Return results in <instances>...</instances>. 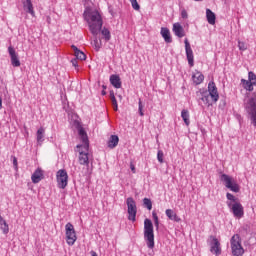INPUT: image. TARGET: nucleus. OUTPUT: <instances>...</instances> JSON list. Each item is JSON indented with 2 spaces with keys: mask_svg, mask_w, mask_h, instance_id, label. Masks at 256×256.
Returning <instances> with one entry per match:
<instances>
[{
  "mask_svg": "<svg viewBox=\"0 0 256 256\" xmlns=\"http://www.w3.org/2000/svg\"><path fill=\"white\" fill-rule=\"evenodd\" d=\"M84 19L88 23L90 32L94 37H97L103 28V16L97 10H86L84 12Z\"/></svg>",
  "mask_w": 256,
  "mask_h": 256,
  "instance_id": "f257e3e1",
  "label": "nucleus"
},
{
  "mask_svg": "<svg viewBox=\"0 0 256 256\" xmlns=\"http://www.w3.org/2000/svg\"><path fill=\"white\" fill-rule=\"evenodd\" d=\"M78 135L80 137V141H82V145H77L79 163L80 165H86V167H89V136H87L85 128L81 126L78 128Z\"/></svg>",
  "mask_w": 256,
  "mask_h": 256,
  "instance_id": "f03ea898",
  "label": "nucleus"
},
{
  "mask_svg": "<svg viewBox=\"0 0 256 256\" xmlns=\"http://www.w3.org/2000/svg\"><path fill=\"white\" fill-rule=\"evenodd\" d=\"M201 101H203V103L207 105V107H211L213 103H217V101H219V91L217 90L215 82H209L208 92H202Z\"/></svg>",
  "mask_w": 256,
  "mask_h": 256,
  "instance_id": "7ed1b4c3",
  "label": "nucleus"
},
{
  "mask_svg": "<svg viewBox=\"0 0 256 256\" xmlns=\"http://www.w3.org/2000/svg\"><path fill=\"white\" fill-rule=\"evenodd\" d=\"M144 239L148 249H154L155 247V232L153 230V222L149 219L144 220Z\"/></svg>",
  "mask_w": 256,
  "mask_h": 256,
  "instance_id": "20e7f679",
  "label": "nucleus"
},
{
  "mask_svg": "<svg viewBox=\"0 0 256 256\" xmlns=\"http://www.w3.org/2000/svg\"><path fill=\"white\" fill-rule=\"evenodd\" d=\"M230 245H231L233 256H243V253H245V250L241 245V237L239 236V234H235L232 236L230 240Z\"/></svg>",
  "mask_w": 256,
  "mask_h": 256,
  "instance_id": "39448f33",
  "label": "nucleus"
},
{
  "mask_svg": "<svg viewBox=\"0 0 256 256\" xmlns=\"http://www.w3.org/2000/svg\"><path fill=\"white\" fill-rule=\"evenodd\" d=\"M245 109L248 115H250L252 125L256 127V94L248 100Z\"/></svg>",
  "mask_w": 256,
  "mask_h": 256,
  "instance_id": "423d86ee",
  "label": "nucleus"
},
{
  "mask_svg": "<svg viewBox=\"0 0 256 256\" xmlns=\"http://www.w3.org/2000/svg\"><path fill=\"white\" fill-rule=\"evenodd\" d=\"M220 179L227 189H230V191H233L234 193H239V184H237L233 177L227 174H222Z\"/></svg>",
  "mask_w": 256,
  "mask_h": 256,
  "instance_id": "0eeeda50",
  "label": "nucleus"
},
{
  "mask_svg": "<svg viewBox=\"0 0 256 256\" xmlns=\"http://www.w3.org/2000/svg\"><path fill=\"white\" fill-rule=\"evenodd\" d=\"M56 181L59 189H65L67 185H69V174H67V170H58L56 173Z\"/></svg>",
  "mask_w": 256,
  "mask_h": 256,
  "instance_id": "6e6552de",
  "label": "nucleus"
},
{
  "mask_svg": "<svg viewBox=\"0 0 256 256\" xmlns=\"http://www.w3.org/2000/svg\"><path fill=\"white\" fill-rule=\"evenodd\" d=\"M126 205L128 208V219L129 221L135 223V221L137 220V203L132 197H129L126 200Z\"/></svg>",
  "mask_w": 256,
  "mask_h": 256,
  "instance_id": "1a4fd4ad",
  "label": "nucleus"
},
{
  "mask_svg": "<svg viewBox=\"0 0 256 256\" xmlns=\"http://www.w3.org/2000/svg\"><path fill=\"white\" fill-rule=\"evenodd\" d=\"M66 229V241L68 245L73 246L75 245V241H77V233L75 232V227L71 223H67L65 225Z\"/></svg>",
  "mask_w": 256,
  "mask_h": 256,
  "instance_id": "9d476101",
  "label": "nucleus"
},
{
  "mask_svg": "<svg viewBox=\"0 0 256 256\" xmlns=\"http://www.w3.org/2000/svg\"><path fill=\"white\" fill-rule=\"evenodd\" d=\"M227 205L229 207V209H231L234 217H236V219H241V217H243V215H245L244 209H243V205H241V202H227Z\"/></svg>",
  "mask_w": 256,
  "mask_h": 256,
  "instance_id": "9b49d317",
  "label": "nucleus"
},
{
  "mask_svg": "<svg viewBox=\"0 0 256 256\" xmlns=\"http://www.w3.org/2000/svg\"><path fill=\"white\" fill-rule=\"evenodd\" d=\"M184 43H185V51H186L188 65H190V67H193V65H195V57L193 56V49H191V44L189 43V40L187 38L184 40Z\"/></svg>",
  "mask_w": 256,
  "mask_h": 256,
  "instance_id": "f8f14e48",
  "label": "nucleus"
},
{
  "mask_svg": "<svg viewBox=\"0 0 256 256\" xmlns=\"http://www.w3.org/2000/svg\"><path fill=\"white\" fill-rule=\"evenodd\" d=\"M211 244H210V251L213 253V255L219 256L221 255V243L219 242V239H217L215 236H210Z\"/></svg>",
  "mask_w": 256,
  "mask_h": 256,
  "instance_id": "ddd939ff",
  "label": "nucleus"
},
{
  "mask_svg": "<svg viewBox=\"0 0 256 256\" xmlns=\"http://www.w3.org/2000/svg\"><path fill=\"white\" fill-rule=\"evenodd\" d=\"M8 53L10 55L11 65L14 67H21V61L19 60V56L17 55V52L13 46L8 47Z\"/></svg>",
  "mask_w": 256,
  "mask_h": 256,
  "instance_id": "4468645a",
  "label": "nucleus"
},
{
  "mask_svg": "<svg viewBox=\"0 0 256 256\" xmlns=\"http://www.w3.org/2000/svg\"><path fill=\"white\" fill-rule=\"evenodd\" d=\"M44 177L43 169L37 168L31 176V181L34 184L39 183Z\"/></svg>",
  "mask_w": 256,
  "mask_h": 256,
  "instance_id": "2eb2a0df",
  "label": "nucleus"
},
{
  "mask_svg": "<svg viewBox=\"0 0 256 256\" xmlns=\"http://www.w3.org/2000/svg\"><path fill=\"white\" fill-rule=\"evenodd\" d=\"M192 81H193L194 85H201L203 83V81H205V76L203 75V73L196 71L192 75Z\"/></svg>",
  "mask_w": 256,
  "mask_h": 256,
  "instance_id": "dca6fc26",
  "label": "nucleus"
},
{
  "mask_svg": "<svg viewBox=\"0 0 256 256\" xmlns=\"http://www.w3.org/2000/svg\"><path fill=\"white\" fill-rule=\"evenodd\" d=\"M173 32L176 37H185V30L183 29V26H181L180 23L173 24Z\"/></svg>",
  "mask_w": 256,
  "mask_h": 256,
  "instance_id": "f3484780",
  "label": "nucleus"
},
{
  "mask_svg": "<svg viewBox=\"0 0 256 256\" xmlns=\"http://www.w3.org/2000/svg\"><path fill=\"white\" fill-rule=\"evenodd\" d=\"M165 213L168 219H170V221H175L176 223L181 222V218L172 209H167Z\"/></svg>",
  "mask_w": 256,
  "mask_h": 256,
  "instance_id": "a211bd4d",
  "label": "nucleus"
},
{
  "mask_svg": "<svg viewBox=\"0 0 256 256\" xmlns=\"http://www.w3.org/2000/svg\"><path fill=\"white\" fill-rule=\"evenodd\" d=\"M110 83L111 85H113V87H115V89H121V78L119 77V75H111Z\"/></svg>",
  "mask_w": 256,
  "mask_h": 256,
  "instance_id": "6ab92c4d",
  "label": "nucleus"
},
{
  "mask_svg": "<svg viewBox=\"0 0 256 256\" xmlns=\"http://www.w3.org/2000/svg\"><path fill=\"white\" fill-rule=\"evenodd\" d=\"M160 33L166 43H172L173 39L171 38V32L168 28L162 27Z\"/></svg>",
  "mask_w": 256,
  "mask_h": 256,
  "instance_id": "aec40b11",
  "label": "nucleus"
},
{
  "mask_svg": "<svg viewBox=\"0 0 256 256\" xmlns=\"http://www.w3.org/2000/svg\"><path fill=\"white\" fill-rule=\"evenodd\" d=\"M206 19L209 23V25H215V21L217 19V16L211 11V9H206Z\"/></svg>",
  "mask_w": 256,
  "mask_h": 256,
  "instance_id": "412c9836",
  "label": "nucleus"
},
{
  "mask_svg": "<svg viewBox=\"0 0 256 256\" xmlns=\"http://www.w3.org/2000/svg\"><path fill=\"white\" fill-rule=\"evenodd\" d=\"M23 7L26 9L27 13L35 17V10L33 9V2H31V0L23 2Z\"/></svg>",
  "mask_w": 256,
  "mask_h": 256,
  "instance_id": "4be33fe9",
  "label": "nucleus"
},
{
  "mask_svg": "<svg viewBox=\"0 0 256 256\" xmlns=\"http://www.w3.org/2000/svg\"><path fill=\"white\" fill-rule=\"evenodd\" d=\"M119 145V136L117 135H111L109 140H108V147L110 149H115Z\"/></svg>",
  "mask_w": 256,
  "mask_h": 256,
  "instance_id": "5701e85b",
  "label": "nucleus"
},
{
  "mask_svg": "<svg viewBox=\"0 0 256 256\" xmlns=\"http://www.w3.org/2000/svg\"><path fill=\"white\" fill-rule=\"evenodd\" d=\"M37 141L38 143H43V138L45 137V128L43 127H40L38 130H37Z\"/></svg>",
  "mask_w": 256,
  "mask_h": 256,
  "instance_id": "b1692460",
  "label": "nucleus"
},
{
  "mask_svg": "<svg viewBox=\"0 0 256 256\" xmlns=\"http://www.w3.org/2000/svg\"><path fill=\"white\" fill-rule=\"evenodd\" d=\"M241 83H242V86L246 89V91H253V85L255 84L250 82V80L242 79Z\"/></svg>",
  "mask_w": 256,
  "mask_h": 256,
  "instance_id": "393cba45",
  "label": "nucleus"
},
{
  "mask_svg": "<svg viewBox=\"0 0 256 256\" xmlns=\"http://www.w3.org/2000/svg\"><path fill=\"white\" fill-rule=\"evenodd\" d=\"M181 117H182L185 125H187V127H189V123H190V121H189V110H186V109L182 110Z\"/></svg>",
  "mask_w": 256,
  "mask_h": 256,
  "instance_id": "a878e982",
  "label": "nucleus"
},
{
  "mask_svg": "<svg viewBox=\"0 0 256 256\" xmlns=\"http://www.w3.org/2000/svg\"><path fill=\"white\" fill-rule=\"evenodd\" d=\"M91 44H92V47L95 49V51H99V49L103 47V43L101 42V39L95 38Z\"/></svg>",
  "mask_w": 256,
  "mask_h": 256,
  "instance_id": "bb28decb",
  "label": "nucleus"
},
{
  "mask_svg": "<svg viewBox=\"0 0 256 256\" xmlns=\"http://www.w3.org/2000/svg\"><path fill=\"white\" fill-rule=\"evenodd\" d=\"M101 33L105 39V41H110L111 40V32L107 28H103L101 30Z\"/></svg>",
  "mask_w": 256,
  "mask_h": 256,
  "instance_id": "cd10ccee",
  "label": "nucleus"
},
{
  "mask_svg": "<svg viewBox=\"0 0 256 256\" xmlns=\"http://www.w3.org/2000/svg\"><path fill=\"white\" fill-rule=\"evenodd\" d=\"M76 59H80V61H85L87 59V55L81 50H78L75 54Z\"/></svg>",
  "mask_w": 256,
  "mask_h": 256,
  "instance_id": "c85d7f7f",
  "label": "nucleus"
},
{
  "mask_svg": "<svg viewBox=\"0 0 256 256\" xmlns=\"http://www.w3.org/2000/svg\"><path fill=\"white\" fill-rule=\"evenodd\" d=\"M143 203H144L145 207H147L148 211H151V209H153V203L151 202V199L144 198Z\"/></svg>",
  "mask_w": 256,
  "mask_h": 256,
  "instance_id": "c756f323",
  "label": "nucleus"
},
{
  "mask_svg": "<svg viewBox=\"0 0 256 256\" xmlns=\"http://www.w3.org/2000/svg\"><path fill=\"white\" fill-rule=\"evenodd\" d=\"M226 197L228 199V203H239V199H237L235 196H233V194L231 193H227Z\"/></svg>",
  "mask_w": 256,
  "mask_h": 256,
  "instance_id": "7c9ffc66",
  "label": "nucleus"
},
{
  "mask_svg": "<svg viewBox=\"0 0 256 256\" xmlns=\"http://www.w3.org/2000/svg\"><path fill=\"white\" fill-rule=\"evenodd\" d=\"M248 81L252 83L253 85H256V75L253 72L248 73Z\"/></svg>",
  "mask_w": 256,
  "mask_h": 256,
  "instance_id": "2f4dec72",
  "label": "nucleus"
},
{
  "mask_svg": "<svg viewBox=\"0 0 256 256\" xmlns=\"http://www.w3.org/2000/svg\"><path fill=\"white\" fill-rule=\"evenodd\" d=\"M152 217L154 219V225H155L156 229H159V216H157V212L153 211Z\"/></svg>",
  "mask_w": 256,
  "mask_h": 256,
  "instance_id": "473e14b6",
  "label": "nucleus"
},
{
  "mask_svg": "<svg viewBox=\"0 0 256 256\" xmlns=\"http://www.w3.org/2000/svg\"><path fill=\"white\" fill-rule=\"evenodd\" d=\"M138 111L140 117H143L145 115V113L143 112V101H141V99H139L138 101Z\"/></svg>",
  "mask_w": 256,
  "mask_h": 256,
  "instance_id": "72a5a7b5",
  "label": "nucleus"
},
{
  "mask_svg": "<svg viewBox=\"0 0 256 256\" xmlns=\"http://www.w3.org/2000/svg\"><path fill=\"white\" fill-rule=\"evenodd\" d=\"M130 3L135 11H139V9H141V6L137 2V0H130Z\"/></svg>",
  "mask_w": 256,
  "mask_h": 256,
  "instance_id": "f704fd0d",
  "label": "nucleus"
},
{
  "mask_svg": "<svg viewBox=\"0 0 256 256\" xmlns=\"http://www.w3.org/2000/svg\"><path fill=\"white\" fill-rule=\"evenodd\" d=\"M238 49L240 51H247V44L245 42L238 41Z\"/></svg>",
  "mask_w": 256,
  "mask_h": 256,
  "instance_id": "c9c22d12",
  "label": "nucleus"
},
{
  "mask_svg": "<svg viewBox=\"0 0 256 256\" xmlns=\"http://www.w3.org/2000/svg\"><path fill=\"white\" fill-rule=\"evenodd\" d=\"M0 229L2 231V233H4V235H7V233H9V224H3L0 226Z\"/></svg>",
  "mask_w": 256,
  "mask_h": 256,
  "instance_id": "e433bc0d",
  "label": "nucleus"
},
{
  "mask_svg": "<svg viewBox=\"0 0 256 256\" xmlns=\"http://www.w3.org/2000/svg\"><path fill=\"white\" fill-rule=\"evenodd\" d=\"M163 157H165V154L162 152V150H158L157 160L159 161V163H163Z\"/></svg>",
  "mask_w": 256,
  "mask_h": 256,
  "instance_id": "4c0bfd02",
  "label": "nucleus"
},
{
  "mask_svg": "<svg viewBox=\"0 0 256 256\" xmlns=\"http://www.w3.org/2000/svg\"><path fill=\"white\" fill-rule=\"evenodd\" d=\"M71 63L73 65V67H75V69H77V67H79V62L77 61V58L72 59Z\"/></svg>",
  "mask_w": 256,
  "mask_h": 256,
  "instance_id": "58836bf2",
  "label": "nucleus"
},
{
  "mask_svg": "<svg viewBox=\"0 0 256 256\" xmlns=\"http://www.w3.org/2000/svg\"><path fill=\"white\" fill-rule=\"evenodd\" d=\"M181 17H182V19H187V17H188L187 10L181 11Z\"/></svg>",
  "mask_w": 256,
  "mask_h": 256,
  "instance_id": "ea45409f",
  "label": "nucleus"
},
{
  "mask_svg": "<svg viewBox=\"0 0 256 256\" xmlns=\"http://www.w3.org/2000/svg\"><path fill=\"white\" fill-rule=\"evenodd\" d=\"M13 165H14V167H15V170L17 171V169H19V166H18V164H17V157H14V158H13Z\"/></svg>",
  "mask_w": 256,
  "mask_h": 256,
  "instance_id": "a19ab883",
  "label": "nucleus"
},
{
  "mask_svg": "<svg viewBox=\"0 0 256 256\" xmlns=\"http://www.w3.org/2000/svg\"><path fill=\"white\" fill-rule=\"evenodd\" d=\"M7 224V221H5V219H3V216H0V227L1 225H5Z\"/></svg>",
  "mask_w": 256,
  "mask_h": 256,
  "instance_id": "79ce46f5",
  "label": "nucleus"
},
{
  "mask_svg": "<svg viewBox=\"0 0 256 256\" xmlns=\"http://www.w3.org/2000/svg\"><path fill=\"white\" fill-rule=\"evenodd\" d=\"M111 101H112V105H113V107H117V98H112L111 99Z\"/></svg>",
  "mask_w": 256,
  "mask_h": 256,
  "instance_id": "37998d69",
  "label": "nucleus"
},
{
  "mask_svg": "<svg viewBox=\"0 0 256 256\" xmlns=\"http://www.w3.org/2000/svg\"><path fill=\"white\" fill-rule=\"evenodd\" d=\"M130 169H131L132 173H136L135 164L130 163Z\"/></svg>",
  "mask_w": 256,
  "mask_h": 256,
  "instance_id": "c03bdc74",
  "label": "nucleus"
},
{
  "mask_svg": "<svg viewBox=\"0 0 256 256\" xmlns=\"http://www.w3.org/2000/svg\"><path fill=\"white\" fill-rule=\"evenodd\" d=\"M72 49L74 51V55L77 53V51H79V48H77L75 45H72Z\"/></svg>",
  "mask_w": 256,
  "mask_h": 256,
  "instance_id": "a18cd8bd",
  "label": "nucleus"
},
{
  "mask_svg": "<svg viewBox=\"0 0 256 256\" xmlns=\"http://www.w3.org/2000/svg\"><path fill=\"white\" fill-rule=\"evenodd\" d=\"M110 99H115V92L113 90L110 91Z\"/></svg>",
  "mask_w": 256,
  "mask_h": 256,
  "instance_id": "49530a36",
  "label": "nucleus"
},
{
  "mask_svg": "<svg viewBox=\"0 0 256 256\" xmlns=\"http://www.w3.org/2000/svg\"><path fill=\"white\" fill-rule=\"evenodd\" d=\"M47 23L51 25V16H47Z\"/></svg>",
  "mask_w": 256,
  "mask_h": 256,
  "instance_id": "de8ad7c7",
  "label": "nucleus"
},
{
  "mask_svg": "<svg viewBox=\"0 0 256 256\" xmlns=\"http://www.w3.org/2000/svg\"><path fill=\"white\" fill-rule=\"evenodd\" d=\"M3 109V99L0 97V110Z\"/></svg>",
  "mask_w": 256,
  "mask_h": 256,
  "instance_id": "09e8293b",
  "label": "nucleus"
},
{
  "mask_svg": "<svg viewBox=\"0 0 256 256\" xmlns=\"http://www.w3.org/2000/svg\"><path fill=\"white\" fill-rule=\"evenodd\" d=\"M90 253H91V256H98L97 252H95V251H91Z\"/></svg>",
  "mask_w": 256,
  "mask_h": 256,
  "instance_id": "8fccbe9b",
  "label": "nucleus"
},
{
  "mask_svg": "<svg viewBox=\"0 0 256 256\" xmlns=\"http://www.w3.org/2000/svg\"><path fill=\"white\" fill-rule=\"evenodd\" d=\"M113 107H114V111H118L119 110L118 104L116 106H113Z\"/></svg>",
  "mask_w": 256,
  "mask_h": 256,
  "instance_id": "3c124183",
  "label": "nucleus"
},
{
  "mask_svg": "<svg viewBox=\"0 0 256 256\" xmlns=\"http://www.w3.org/2000/svg\"><path fill=\"white\" fill-rule=\"evenodd\" d=\"M102 95H107V92L105 90H103Z\"/></svg>",
  "mask_w": 256,
  "mask_h": 256,
  "instance_id": "603ef678",
  "label": "nucleus"
},
{
  "mask_svg": "<svg viewBox=\"0 0 256 256\" xmlns=\"http://www.w3.org/2000/svg\"><path fill=\"white\" fill-rule=\"evenodd\" d=\"M103 89H104V91H105V89H107V86L104 85V86H103Z\"/></svg>",
  "mask_w": 256,
  "mask_h": 256,
  "instance_id": "864d4df0",
  "label": "nucleus"
}]
</instances>
